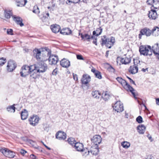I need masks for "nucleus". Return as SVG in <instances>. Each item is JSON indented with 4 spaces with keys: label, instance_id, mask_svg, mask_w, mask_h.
Instances as JSON below:
<instances>
[{
    "label": "nucleus",
    "instance_id": "9b49d317",
    "mask_svg": "<svg viewBox=\"0 0 159 159\" xmlns=\"http://www.w3.org/2000/svg\"><path fill=\"white\" fill-rule=\"evenodd\" d=\"M39 73L37 71L36 69L33 68L31 71L30 74V79L31 81H34L35 79L38 78L39 76Z\"/></svg>",
    "mask_w": 159,
    "mask_h": 159
},
{
    "label": "nucleus",
    "instance_id": "5701e85b",
    "mask_svg": "<svg viewBox=\"0 0 159 159\" xmlns=\"http://www.w3.org/2000/svg\"><path fill=\"white\" fill-rule=\"evenodd\" d=\"M97 146H94L93 145V146L91 147V149L90 152L92 154L94 155H96L98 154L99 152L98 147H97Z\"/></svg>",
    "mask_w": 159,
    "mask_h": 159
},
{
    "label": "nucleus",
    "instance_id": "ea45409f",
    "mask_svg": "<svg viewBox=\"0 0 159 159\" xmlns=\"http://www.w3.org/2000/svg\"><path fill=\"white\" fill-rule=\"evenodd\" d=\"M6 62L5 58L3 57L0 58V66L4 65Z\"/></svg>",
    "mask_w": 159,
    "mask_h": 159
},
{
    "label": "nucleus",
    "instance_id": "393cba45",
    "mask_svg": "<svg viewBox=\"0 0 159 159\" xmlns=\"http://www.w3.org/2000/svg\"><path fill=\"white\" fill-rule=\"evenodd\" d=\"M75 149L78 151L81 152L84 149L83 145L82 143L77 142L75 143L74 145Z\"/></svg>",
    "mask_w": 159,
    "mask_h": 159
},
{
    "label": "nucleus",
    "instance_id": "c03bdc74",
    "mask_svg": "<svg viewBox=\"0 0 159 159\" xmlns=\"http://www.w3.org/2000/svg\"><path fill=\"white\" fill-rule=\"evenodd\" d=\"M43 17H45V18H48L49 17V14L48 12L46 11L45 13H43Z\"/></svg>",
    "mask_w": 159,
    "mask_h": 159
},
{
    "label": "nucleus",
    "instance_id": "aec40b11",
    "mask_svg": "<svg viewBox=\"0 0 159 159\" xmlns=\"http://www.w3.org/2000/svg\"><path fill=\"white\" fill-rule=\"evenodd\" d=\"M148 16L152 20H155L157 17V14L155 10H151L149 11Z\"/></svg>",
    "mask_w": 159,
    "mask_h": 159
},
{
    "label": "nucleus",
    "instance_id": "4468645a",
    "mask_svg": "<svg viewBox=\"0 0 159 159\" xmlns=\"http://www.w3.org/2000/svg\"><path fill=\"white\" fill-rule=\"evenodd\" d=\"M39 120V117L37 116H33L29 119L30 124L33 126H35L37 124Z\"/></svg>",
    "mask_w": 159,
    "mask_h": 159
},
{
    "label": "nucleus",
    "instance_id": "423d86ee",
    "mask_svg": "<svg viewBox=\"0 0 159 159\" xmlns=\"http://www.w3.org/2000/svg\"><path fill=\"white\" fill-rule=\"evenodd\" d=\"M34 67L33 65L29 66L27 65H24L23 66L20 70V74L21 76L22 77H25L27 75L29 74L33 68Z\"/></svg>",
    "mask_w": 159,
    "mask_h": 159
},
{
    "label": "nucleus",
    "instance_id": "9d476101",
    "mask_svg": "<svg viewBox=\"0 0 159 159\" xmlns=\"http://www.w3.org/2000/svg\"><path fill=\"white\" fill-rule=\"evenodd\" d=\"M114 109L117 112H120L124 110L123 104L120 101H117L113 106Z\"/></svg>",
    "mask_w": 159,
    "mask_h": 159
},
{
    "label": "nucleus",
    "instance_id": "37998d69",
    "mask_svg": "<svg viewBox=\"0 0 159 159\" xmlns=\"http://www.w3.org/2000/svg\"><path fill=\"white\" fill-rule=\"evenodd\" d=\"M136 120L139 123H142L143 121V119L142 117L140 116H139L136 118Z\"/></svg>",
    "mask_w": 159,
    "mask_h": 159
},
{
    "label": "nucleus",
    "instance_id": "58836bf2",
    "mask_svg": "<svg viewBox=\"0 0 159 159\" xmlns=\"http://www.w3.org/2000/svg\"><path fill=\"white\" fill-rule=\"evenodd\" d=\"M81 152H82V154L83 156L85 157L88 155L90 152V151L88 150L87 149H83V151Z\"/></svg>",
    "mask_w": 159,
    "mask_h": 159
},
{
    "label": "nucleus",
    "instance_id": "a878e982",
    "mask_svg": "<svg viewBox=\"0 0 159 159\" xmlns=\"http://www.w3.org/2000/svg\"><path fill=\"white\" fill-rule=\"evenodd\" d=\"M137 128L139 133L142 134L145 132L146 127L143 125H139Z\"/></svg>",
    "mask_w": 159,
    "mask_h": 159
},
{
    "label": "nucleus",
    "instance_id": "473e14b6",
    "mask_svg": "<svg viewBox=\"0 0 159 159\" xmlns=\"http://www.w3.org/2000/svg\"><path fill=\"white\" fill-rule=\"evenodd\" d=\"M121 145L123 148L127 149L130 146V144L128 142L124 141L121 143Z\"/></svg>",
    "mask_w": 159,
    "mask_h": 159
},
{
    "label": "nucleus",
    "instance_id": "8fccbe9b",
    "mask_svg": "<svg viewBox=\"0 0 159 159\" xmlns=\"http://www.w3.org/2000/svg\"><path fill=\"white\" fill-rule=\"evenodd\" d=\"M20 153L23 155H24L25 153H27V152L23 149H21L20 151Z\"/></svg>",
    "mask_w": 159,
    "mask_h": 159
},
{
    "label": "nucleus",
    "instance_id": "a211bd4d",
    "mask_svg": "<svg viewBox=\"0 0 159 159\" xmlns=\"http://www.w3.org/2000/svg\"><path fill=\"white\" fill-rule=\"evenodd\" d=\"M60 64L62 67L66 68H67L70 66V62L69 61L65 58L60 61Z\"/></svg>",
    "mask_w": 159,
    "mask_h": 159
},
{
    "label": "nucleus",
    "instance_id": "680f3d73",
    "mask_svg": "<svg viewBox=\"0 0 159 159\" xmlns=\"http://www.w3.org/2000/svg\"><path fill=\"white\" fill-rule=\"evenodd\" d=\"M109 51H107L106 52V57H107L108 56V54H109Z\"/></svg>",
    "mask_w": 159,
    "mask_h": 159
},
{
    "label": "nucleus",
    "instance_id": "2eb2a0df",
    "mask_svg": "<svg viewBox=\"0 0 159 159\" xmlns=\"http://www.w3.org/2000/svg\"><path fill=\"white\" fill-rule=\"evenodd\" d=\"M90 80L91 78L89 75L84 74L83 75L81 81L82 84L86 85L90 81Z\"/></svg>",
    "mask_w": 159,
    "mask_h": 159
},
{
    "label": "nucleus",
    "instance_id": "e2e57ef3",
    "mask_svg": "<svg viewBox=\"0 0 159 159\" xmlns=\"http://www.w3.org/2000/svg\"><path fill=\"white\" fill-rule=\"evenodd\" d=\"M156 57H157V58L159 60V53L158 55H157V56H156Z\"/></svg>",
    "mask_w": 159,
    "mask_h": 159
},
{
    "label": "nucleus",
    "instance_id": "de8ad7c7",
    "mask_svg": "<svg viewBox=\"0 0 159 159\" xmlns=\"http://www.w3.org/2000/svg\"><path fill=\"white\" fill-rule=\"evenodd\" d=\"M76 57H77V59L79 60H84V58H83V57L81 55H77Z\"/></svg>",
    "mask_w": 159,
    "mask_h": 159
},
{
    "label": "nucleus",
    "instance_id": "338daca9",
    "mask_svg": "<svg viewBox=\"0 0 159 159\" xmlns=\"http://www.w3.org/2000/svg\"><path fill=\"white\" fill-rule=\"evenodd\" d=\"M46 148H47L48 150H50L51 149V148H50L48 147V146L46 147Z\"/></svg>",
    "mask_w": 159,
    "mask_h": 159
},
{
    "label": "nucleus",
    "instance_id": "dca6fc26",
    "mask_svg": "<svg viewBox=\"0 0 159 159\" xmlns=\"http://www.w3.org/2000/svg\"><path fill=\"white\" fill-rule=\"evenodd\" d=\"M129 73L132 74H134L138 72V65L134 64L133 65L130 66L128 69Z\"/></svg>",
    "mask_w": 159,
    "mask_h": 159
},
{
    "label": "nucleus",
    "instance_id": "5fc2aeb1",
    "mask_svg": "<svg viewBox=\"0 0 159 159\" xmlns=\"http://www.w3.org/2000/svg\"><path fill=\"white\" fill-rule=\"evenodd\" d=\"M81 0H71V2L73 3H77Z\"/></svg>",
    "mask_w": 159,
    "mask_h": 159
},
{
    "label": "nucleus",
    "instance_id": "f704fd0d",
    "mask_svg": "<svg viewBox=\"0 0 159 159\" xmlns=\"http://www.w3.org/2000/svg\"><path fill=\"white\" fill-rule=\"evenodd\" d=\"M33 12L38 15V16L40 17V16L39 15L40 13V11L39 9L37 6H35L33 9Z\"/></svg>",
    "mask_w": 159,
    "mask_h": 159
},
{
    "label": "nucleus",
    "instance_id": "a19ab883",
    "mask_svg": "<svg viewBox=\"0 0 159 159\" xmlns=\"http://www.w3.org/2000/svg\"><path fill=\"white\" fill-rule=\"evenodd\" d=\"M108 67L107 68L108 70L111 72L114 73L115 71V69L113 67L110 65L108 64Z\"/></svg>",
    "mask_w": 159,
    "mask_h": 159
},
{
    "label": "nucleus",
    "instance_id": "4c0bfd02",
    "mask_svg": "<svg viewBox=\"0 0 159 159\" xmlns=\"http://www.w3.org/2000/svg\"><path fill=\"white\" fill-rule=\"evenodd\" d=\"M92 72L95 75V76L98 78H99V72L97 70H96L94 68L92 69L91 70Z\"/></svg>",
    "mask_w": 159,
    "mask_h": 159
},
{
    "label": "nucleus",
    "instance_id": "79ce46f5",
    "mask_svg": "<svg viewBox=\"0 0 159 159\" xmlns=\"http://www.w3.org/2000/svg\"><path fill=\"white\" fill-rule=\"evenodd\" d=\"M93 36H91L92 39H94V38H97V37L99 35V33H96L95 31H94L93 33Z\"/></svg>",
    "mask_w": 159,
    "mask_h": 159
},
{
    "label": "nucleus",
    "instance_id": "ddd939ff",
    "mask_svg": "<svg viewBox=\"0 0 159 159\" xmlns=\"http://www.w3.org/2000/svg\"><path fill=\"white\" fill-rule=\"evenodd\" d=\"M118 60H120V62L122 64H127L130 63L131 59L129 56H126L125 55L122 57H118L117 58Z\"/></svg>",
    "mask_w": 159,
    "mask_h": 159
},
{
    "label": "nucleus",
    "instance_id": "2f4dec72",
    "mask_svg": "<svg viewBox=\"0 0 159 159\" xmlns=\"http://www.w3.org/2000/svg\"><path fill=\"white\" fill-rule=\"evenodd\" d=\"M12 12L11 11L5 10L4 11V15L5 18L9 19L11 16H12Z\"/></svg>",
    "mask_w": 159,
    "mask_h": 159
},
{
    "label": "nucleus",
    "instance_id": "864d4df0",
    "mask_svg": "<svg viewBox=\"0 0 159 159\" xmlns=\"http://www.w3.org/2000/svg\"><path fill=\"white\" fill-rule=\"evenodd\" d=\"M30 157L32 159H37L36 157L34 154H31L30 155Z\"/></svg>",
    "mask_w": 159,
    "mask_h": 159
},
{
    "label": "nucleus",
    "instance_id": "c9c22d12",
    "mask_svg": "<svg viewBox=\"0 0 159 159\" xmlns=\"http://www.w3.org/2000/svg\"><path fill=\"white\" fill-rule=\"evenodd\" d=\"M92 94L94 98H99V92L98 91L95 90L92 92Z\"/></svg>",
    "mask_w": 159,
    "mask_h": 159
},
{
    "label": "nucleus",
    "instance_id": "e433bc0d",
    "mask_svg": "<svg viewBox=\"0 0 159 159\" xmlns=\"http://www.w3.org/2000/svg\"><path fill=\"white\" fill-rule=\"evenodd\" d=\"M67 141L68 143L72 146L74 144L75 145V143H76V141H75V139L72 138H68Z\"/></svg>",
    "mask_w": 159,
    "mask_h": 159
},
{
    "label": "nucleus",
    "instance_id": "6e6d98bb",
    "mask_svg": "<svg viewBox=\"0 0 159 159\" xmlns=\"http://www.w3.org/2000/svg\"><path fill=\"white\" fill-rule=\"evenodd\" d=\"M94 40L93 41V43L94 44H95V45H97V38H94Z\"/></svg>",
    "mask_w": 159,
    "mask_h": 159
},
{
    "label": "nucleus",
    "instance_id": "f8f14e48",
    "mask_svg": "<svg viewBox=\"0 0 159 159\" xmlns=\"http://www.w3.org/2000/svg\"><path fill=\"white\" fill-rule=\"evenodd\" d=\"M16 67V65L13 61L10 60L8 61L7 68L8 72L13 71Z\"/></svg>",
    "mask_w": 159,
    "mask_h": 159
},
{
    "label": "nucleus",
    "instance_id": "f3484780",
    "mask_svg": "<svg viewBox=\"0 0 159 159\" xmlns=\"http://www.w3.org/2000/svg\"><path fill=\"white\" fill-rule=\"evenodd\" d=\"M56 137L59 140H64L66 138V134L63 132L59 131L56 134Z\"/></svg>",
    "mask_w": 159,
    "mask_h": 159
},
{
    "label": "nucleus",
    "instance_id": "4d7b16f0",
    "mask_svg": "<svg viewBox=\"0 0 159 159\" xmlns=\"http://www.w3.org/2000/svg\"><path fill=\"white\" fill-rule=\"evenodd\" d=\"M156 103L157 105H159V98L156 99Z\"/></svg>",
    "mask_w": 159,
    "mask_h": 159
},
{
    "label": "nucleus",
    "instance_id": "603ef678",
    "mask_svg": "<svg viewBox=\"0 0 159 159\" xmlns=\"http://www.w3.org/2000/svg\"><path fill=\"white\" fill-rule=\"evenodd\" d=\"M128 79L129 80V82H130V83H132L133 84H134L135 85V82H134V81L131 78H130L129 77H127Z\"/></svg>",
    "mask_w": 159,
    "mask_h": 159
},
{
    "label": "nucleus",
    "instance_id": "f257e3e1",
    "mask_svg": "<svg viewBox=\"0 0 159 159\" xmlns=\"http://www.w3.org/2000/svg\"><path fill=\"white\" fill-rule=\"evenodd\" d=\"M34 55L38 62H45L48 60V55L51 53V51H41L38 49H35L33 51Z\"/></svg>",
    "mask_w": 159,
    "mask_h": 159
},
{
    "label": "nucleus",
    "instance_id": "13d9d810",
    "mask_svg": "<svg viewBox=\"0 0 159 159\" xmlns=\"http://www.w3.org/2000/svg\"><path fill=\"white\" fill-rule=\"evenodd\" d=\"M142 71H143V72H146V71H148V68H146V69L143 68L142 69Z\"/></svg>",
    "mask_w": 159,
    "mask_h": 159
},
{
    "label": "nucleus",
    "instance_id": "774afa93",
    "mask_svg": "<svg viewBox=\"0 0 159 159\" xmlns=\"http://www.w3.org/2000/svg\"><path fill=\"white\" fill-rule=\"evenodd\" d=\"M100 79H102V75L100 74Z\"/></svg>",
    "mask_w": 159,
    "mask_h": 159
},
{
    "label": "nucleus",
    "instance_id": "cd10ccee",
    "mask_svg": "<svg viewBox=\"0 0 159 159\" xmlns=\"http://www.w3.org/2000/svg\"><path fill=\"white\" fill-rule=\"evenodd\" d=\"M28 116V111L26 109H24V111H22L21 113V119L25 120L26 119Z\"/></svg>",
    "mask_w": 159,
    "mask_h": 159
},
{
    "label": "nucleus",
    "instance_id": "412c9836",
    "mask_svg": "<svg viewBox=\"0 0 159 159\" xmlns=\"http://www.w3.org/2000/svg\"><path fill=\"white\" fill-rule=\"evenodd\" d=\"M91 141L94 145V146H97L98 147L99 144V135H96L91 139Z\"/></svg>",
    "mask_w": 159,
    "mask_h": 159
},
{
    "label": "nucleus",
    "instance_id": "69168bd1",
    "mask_svg": "<svg viewBox=\"0 0 159 159\" xmlns=\"http://www.w3.org/2000/svg\"><path fill=\"white\" fill-rule=\"evenodd\" d=\"M30 143L31 144H32V143H34V142L33 140H30Z\"/></svg>",
    "mask_w": 159,
    "mask_h": 159
},
{
    "label": "nucleus",
    "instance_id": "0eeeda50",
    "mask_svg": "<svg viewBox=\"0 0 159 159\" xmlns=\"http://www.w3.org/2000/svg\"><path fill=\"white\" fill-rule=\"evenodd\" d=\"M34 68L36 69L37 71L39 73L45 72L48 68L47 65L44 62H38L36 65H33Z\"/></svg>",
    "mask_w": 159,
    "mask_h": 159
},
{
    "label": "nucleus",
    "instance_id": "4be33fe9",
    "mask_svg": "<svg viewBox=\"0 0 159 159\" xmlns=\"http://www.w3.org/2000/svg\"><path fill=\"white\" fill-rule=\"evenodd\" d=\"M152 52L153 51L156 56L159 54V46L158 43L155 44L152 46Z\"/></svg>",
    "mask_w": 159,
    "mask_h": 159
},
{
    "label": "nucleus",
    "instance_id": "7ed1b4c3",
    "mask_svg": "<svg viewBox=\"0 0 159 159\" xmlns=\"http://www.w3.org/2000/svg\"><path fill=\"white\" fill-rule=\"evenodd\" d=\"M156 28H155V27L152 30L147 28H144L140 31V33L139 35V39H141L142 35H145L147 36H149L152 34V35L155 36L154 34H156Z\"/></svg>",
    "mask_w": 159,
    "mask_h": 159
},
{
    "label": "nucleus",
    "instance_id": "c756f323",
    "mask_svg": "<svg viewBox=\"0 0 159 159\" xmlns=\"http://www.w3.org/2000/svg\"><path fill=\"white\" fill-rule=\"evenodd\" d=\"M72 31L69 28L63 29L60 31V33L63 35H70L71 34Z\"/></svg>",
    "mask_w": 159,
    "mask_h": 159
},
{
    "label": "nucleus",
    "instance_id": "3c124183",
    "mask_svg": "<svg viewBox=\"0 0 159 159\" xmlns=\"http://www.w3.org/2000/svg\"><path fill=\"white\" fill-rule=\"evenodd\" d=\"M155 28H156V29H157V32L156 34H155L154 35H155V36H158V35H159V27H155Z\"/></svg>",
    "mask_w": 159,
    "mask_h": 159
},
{
    "label": "nucleus",
    "instance_id": "6ab92c4d",
    "mask_svg": "<svg viewBox=\"0 0 159 159\" xmlns=\"http://www.w3.org/2000/svg\"><path fill=\"white\" fill-rule=\"evenodd\" d=\"M12 17L13 20L17 24L19 25L21 27L24 26V24L22 23V19L21 17L15 15L13 16Z\"/></svg>",
    "mask_w": 159,
    "mask_h": 159
},
{
    "label": "nucleus",
    "instance_id": "0e129e2a",
    "mask_svg": "<svg viewBox=\"0 0 159 159\" xmlns=\"http://www.w3.org/2000/svg\"><path fill=\"white\" fill-rule=\"evenodd\" d=\"M102 29H101V27H100V34H101V33L102 32Z\"/></svg>",
    "mask_w": 159,
    "mask_h": 159
},
{
    "label": "nucleus",
    "instance_id": "b1692460",
    "mask_svg": "<svg viewBox=\"0 0 159 159\" xmlns=\"http://www.w3.org/2000/svg\"><path fill=\"white\" fill-rule=\"evenodd\" d=\"M51 29L53 32L56 33L59 31L60 27L59 25L57 24L53 25L51 26Z\"/></svg>",
    "mask_w": 159,
    "mask_h": 159
},
{
    "label": "nucleus",
    "instance_id": "bb28decb",
    "mask_svg": "<svg viewBox=\"0 0 159 159\" xmlns=\"http://www.w3.org/2000/svg\"><path fill=\"white\" fill-rule=\"evenodd\" d=\"M17 6L18 7H23L27 3V0H16Z\"/></svg>",
    "mask_w": 159,
    "mask_h": 159
},
{
    "label": "nucleus",
    "instance_id": "c85d7f7f",
    "mask_svg": "<svg viewBox=\"0 0 159 159\" xmlns=\"http://www.w3.org/2000/svg\"><path fill=\"white\" fill-rule=\"evenodd\" d=\"M79 35H80L82 39H84V40H87L89 41V40L91 39V37L89 35L87 34H83L81 33H79Z\"/></svg>",
    "mask_w": 159,
    "mask_h": 159
},
{
    "label": "nucleus",
    "instance_id": "a18cd8bd",
    "mask_svg": "<svg viewBox=\"0 0 159 159\" xmlns=\"http://www.w3.org/2000/svg\"><path fill=\"white\" fill-rule=\"evenodd\" d=\"M7 33L8 34L13 35V30L11 29H8L7 31Z\"/></svg>",
    "mask_w": 159,
    "mask_h": 159
},
{
    "label": "nucleus",
    "instance_id": "49530a36",
    "mask_svg": "<svg viewBox=\"0 0 159 159\" xmlns=\"http://www.w3.org/2000/svg\"><path fill=\"white\" fill-rule=\"evenodd\" d=\"M147 2L148 4L152 5L154 2V0H147Z\"/></svg>",
    "mask_w": 159,
    "mask_h": 159
},
{
    "label": "nucleus",
    "instance_id": "09e8293b",
    "mask_svg": "<svg viewBox=\"0 0 159 159\" xmlns=\"http://www.w3.org/2000/svg\"><path fill=\"white\" fill-rule=\"evenodd\" d=\"M73 75L74 80L76 81L77 80H78L77 75L76 74H74V73L73 74Z\"/></svg>",
    "mask_w": 159,
    "mask_h": 159
},
{
    "label": "nucleus",
    "instance_id": "7c9ffc66",
    "mask_svg": "<svg viewBox=\"0 0 159 159\" xmlns=\"http://www.w3.org/2000/svg\"><path fill=\"white\" fill-rule=\"evenodd\" d=\"M109 95L107 93V92H104L102 94L101 100L103 99L105 101H107L109 99Z\"/></svg>",
    "mask_w": 159,
    "mask_h": 159
},
{
    "label": "nucleus",
    "instance_id": "6e6552de",
    "mask_svg": "<svg viewBox=\"0 0 159 159\" xmlns=\"http://www.w3.org/2000/svg\"><path fill=\"white\" fill-rule=\"evenodd\" d=\"M1 152L5 157L8 158H12L14 156V153L7 148H2L0 150Z\"/></svg>",
    "mask_w": 159,
    "mask_h": 159
},
{
    "label": "nucleus",
    "instance_id": "20e7f679",
    "mask_svg": "<svg viewBox=\"0 0 159 159\" xmlns=\"http://www.w3.org/2000/svg\"><path fill=\"white\" fill-rule=\"evenodd\" d=\"M102 43V45H105L107 47L110 48L112 46L115 42V38L111 37L110 39H106V36H104L101 38Z\"/></svg>",
    "mask_w": 159,
    "mask_h": 159
},
{
    "label": "nucleus",
    "instance_id": "39448f33",
    "mask_svg": "<svg viewBox=\"0 0 159 159\" xmlns=\"http://www.w3.org/2000/svg\"><path fill=\"white\" fill-rule=\"evenodd\" d=\"M139 51L141 55L147 56L152 54V49L149 45H141L139 47Z\"/></svg>",
    "mask_w": 159,
    "mask_h": 159
},
{
    "label": "nucleus",
    "instance_id": "052dcab7",
    "mask_svg": "<svg viewBox=\"0 0 159 159\" xmlns=\"http://www.w3.org/2000/svg\"><path fill=\"white\" fill-rule=\"evenodd\" d=\"M70 2H71V0H67L66 2V3L67 4H68Z\"/></svg>",
    "mask_w": 159,
    "mask_h": 159
},
{
    "label": "nucleus",
    "instance_id": "1a4fd4ad",
    "mask_svg": "<svg viewBox=\"0 0 159 159\" xmlns=\"http://www.w3.org/2000/svg\"><path fill=\"white\" fill-rule=\"evenodd\" d=\"M48 60L49 63L51 65H55L56 64L58 61V58L57 55H51V53L48 55Z\"/></svg>",
    "mask_w": 159,
    "mask_h": 159
},
{
    "label": "nucleus",
    "instance_id": "72a5a7b5",
    "mask_svg": "<svg viewBox=\"0 0 159 159\" xmlns=\"http://www.w3.org/2000/svg\"><path fill=\"white\" fill-rule=\"evenodd\" d=\"M15 104L12 106H9L7 108V111L9 112L14 113L15 111V107H14Z\"/></svg>",
    "mask_w": 159,
    "mask_h": 159
},
{
    "label": "nucleus",
    "instance_id": "bf43d9fd",
    "mask_svg": "<svg viewBox=\"0 0 159 159\" xmlns=\"http://www.w3.org/2000/svg\"><path fill=\"white\" fill-rule=\"evenodd\" d=\"M56 69H55L53 70L52 73V74L53 75H56L57 74V72H56Z\"/></svg>",
    "mask_w": 159,
    "mask_h": 159
},
{
    "label": "nucleus",
    "instance_id": "f03ea898",
    "mask_svg": "<svg viewBox=\"0 0 159 159\" xmlns=\"http://www.w3.org/2000/svg\"><path fill=\"white\" fill-rule=\"evenodd\" d=\"M116 79L125 89L128 91L129 90L135 99H137V98L136 97L135 93L134 92V89L125 80H123L121 78L119 77L116 78Z\"/></svg>",
    "mask_w": 159,
    "mask_h": 159
}]
</instances>
